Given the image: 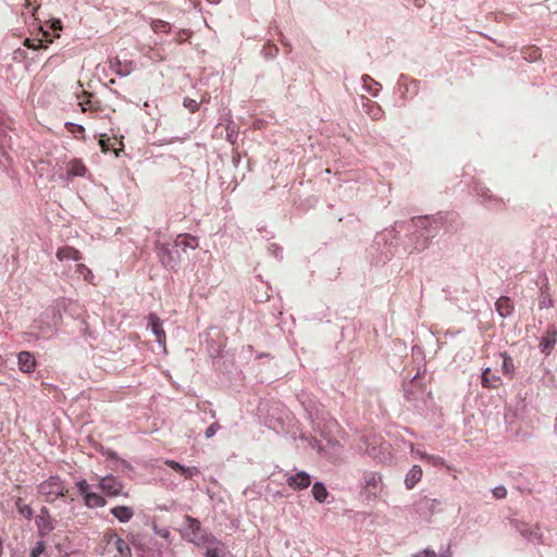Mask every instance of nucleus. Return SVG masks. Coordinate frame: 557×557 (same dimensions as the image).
I'll return each mask as SVG.
<instances>
[{
	"label": "nucleus",
	"mask_w": 557,
	"mask_h": 557,
	"mask_svg": "<svg viewBox=\"0 0 557 557\" xmlns=\"http://www.w3.org/2000/svg\"><path fill=\"white\" fill-rule=\"evenodd\" d=\"M114 543L115 549L121 557H132V549L127 542L117 534L112 533L108 536V543Z\"/></svg>",
	"instance_id": "1a4fd4ad"
},
{
	"label": "nucleus",
	"mask_w": 557,
	"mask_h": 557,
	"mask_svg": "<svg viewBox=\"0 0 557 557\" xmlns=\"http://www.w3.org/2000/svg\"><path fill=\"white\" fill-rule=\"evenodd\" d=\"M207 557H219L216 549H208Z\"/></svg>",
	"instance_id": "ea45409f"
},
{
	"label": "nucleus",
	"mask_w": 557,
	"mask_h": 557,
	"mask_svg": "<svg viewBox=\"0 0 557 557\" xmlns=\"http://www.w3.org/2000/svg\"><path fill=\"white\" fill-rule=\"evenodd\" d=\"M55 256L60 261H64V260L79 261L83 258L81 251L71 246H64V247L59 248L57 250Z\"/></svg>",
	"instance_id": "9d476101"
},
{
	"label": "nucleus",
	"mask_w": 557,
	"mask_h": 557,
	"mask_svg": "<svg viewBox=\"0 0 557 557\" xmlns=\"http://www.w3.org/2000/svg\"><path fill=\"white\" fill-rule=\"evenodd\" d=\"M76 272H78V273L84 277V280H85V281H87V282H89V283H90V282L92 281V278H94V274H92L91 270H90L89 268H87V267H86L85 264H83V263H78V264L76 265Z\"/></svg>",
	"instance_id": "393cba45"
},
{
	"label": "nucleus",
	"mask_w": 557,
	"mask_h": 557,
	"mask_svg": "<svg viewBox=\"0 0 557 557\" xmlns=\"http://www.w3.org/2000/svg\"><path fill=\"white\" fill-rule=\"evenodd\" d=\"M175 244L184 248L196 249L198 247V239L189 234H180L176 237Z\"/></svg>",
	"instance_id": "6ab92c4d"
},
{
	"label": "nucleus",
	"mask_w": 557,
	"mask_h": 557,
	"mask_svg": "<svg viewBox=\"0 0 557 557\" xmlns=\"http://www.w3.org/2000/svg\"><path fill=\"white\" fill-rule=\"evenodd\" d=\"M422 469L420 466H413L406 475L405 484L408 490H412L414 485L422 479Z\"/></svg>",
	"instance_id": "2eb2a0df"
},
{
	"label": "nucleus",
	"mask_w": 557,
	"mask_h": 557,
	"mask_svg": "<svg viewBox=\"0 0 557 557\" xmlns=\"http://www.w3.org/2000/svg\"><path fill=\"white\" fill-rule=\"evenodd\" d=\"M84 504L87 508H101L107 505V500L103 496L100 494H97L95 492H90L89 494L85 495Z\"/></svg>",
	"instance_id": "dca6fc26"
},
{
	"label": "nucleus",
	"mask_w": 557,
	"mask_h": 557,
	"mask_svg": "<svg viewBox=\"0 0 557 557\" xmlns=\"http://www.w3.org/2000/svg\"><path fill=\"white\" fill-rule=\"evenodd\" d=\"M98 487L102 493L109 497H116L120 495L128 496V493H123V483L113 475H107L99 480Z\"/></svg>",
	"instance_id": "f03ea898"
},
{
	"label": "nucleus",
	"mask_w": 557,
	"mask_h": 557,
	"mask_svg": "<svg viewBox=\"0 0 557 557\" xmlns=\"http://www.w3.org/2000/svg\"><path fill=\"white\" fill-rule=\"evenodd\" d=\"M530 50H531V52H532V53L530 54V55H531V58H533V59H537V58L540 57V53H539V50H537V49H533V48H531Z\"/></svg>",
	"instance_id": "79ce46f5"
},
{
	"label": "nucleus",
	"mask_w": 557,
	"mask_h": 557,
	"mask_svg": "<svg viewBox=\"0 0 557 557\" xmlns=\"http://www.w3.org/2000/svg\"><path fill=\"white\" fill-rule=\"evenodd\" d=\"M164 463H165L168 467H170L171 469L176 470V471H181V469H182V467H183V466H182V465H180L178 462H176V461H174V460H170V459L165 460V461H164Z\"/></svg>",
	"instance_id": "e433bc0d"
},
{
	"label": "nucleus",
	"mask_w": 557,
	"mask_h": 557,
	"mask_svg": "<svg viewBox=\"0 0 557 557\" xmlns=\"http://www.w3.org/2000/svg\"><path fill=\"white\" fill-rule=\"evenodd\" d=\"M154 530H157V528H154ZM158 534H160L161 536L163 537H168L169 536V531H164V532H160V531H156Z\"/></svg>",
	"instance_id": "37998d69"
},
{
	"label": "nucleus",
	"mask_w": 557,
	"mask_h": 557,
	"mask_svg": "<svg viewBox=\"0 0 557 557\" xmlns=\"http://www.w3.org/2000/svg\"><path fill=\"white\" fill-rule=\"evenodd\" d=\"M311 492H312L314 499L319 503L325 502V499L329 495L324 484L321 482L314 483Z\"/></svg>",
	"instance_id": "412c9836"
},
{
	"label": "nucleus",
	"mask_w": 557,
	"mask_h": 557,
	"mask_svg": "<svg viewBox=\"0 0 557 557\" xmlns=\"http://www.w3.org/2000/svg\"><path fill=\"white\" fill-rule=\"evenodd\" d=\"M495 307L498 314L503 318L511 315L515 309L513 302L507 296H502L500 298H498L495 304Z\"/></svg>",
	"instance_id": "9b49d317"
},
{
	"label": "nucleus",
	"mask_w": 557,
	"mask_h": 557,
	"mask_svg": "<svg viewBox=\"0 0 557 557\" xmlns=\"http://www.w3.org/2000/svg\"><path fill=\"white\" fill-rule=\"evenodd\" d=\"M421 460L432 463L433 466L444 465V459L442 457L430 454L421 455Z\"/></svg>",
	"instance_id": "a878e982"
},
{
	"label": "nucleus",
	"mask_w": 557,
	"mask_h": 557,
	"mask_svg": "<svg viewBox=\"0 0 557 557\" xmlns=\"http://www.w3.org/2000/svg\"><path fill=\"white\" fill-rule=\"evenodd\" d=\"M220 430V424L214 422L210 424L206 430V437L210 438L212 437L218 431Z\"/></svg>",
	"instance_id": "473e14b6"
},
{
	"label": "nucleus",
	"mask_w": 557,
	"mask_h": 557,
	"mask_svg": "<svg viewBox=\"0 0 557 557\" xmlns=\"http://www.w3.org/2000/svg\"><path fill=\"white\" fill-rule=\"evenodd\" d=\"M24 45L30 49H34V50H37V49H40V48H44V44H42V40H30V39H26ZM47 46H45L46 48Z\"/></svg>",
	"instance_id": "7c9ffc66"
},
{
	"label": "nucleus",
	"mask_w": 557,
	"mask_h": 557,
	"mask_svg": "<svg viewBox=\"0 0 557 557\" xmlns=\"http://www.w3.org/2000/svg\"><path fill=\"white\" fill-rule=\"evenodd\" d=\"M440 500L435 498L422 497L416 504V510L420 516L424 518H431L436 511L440 510Z\"/></svg>",
	"instance_id": "7ed1b4c3"
},
{
	"label": "nucleus",
	"mask_w": 557,
	"mask_h": 557,
	"mask_svg": "<svg viewBox=\"0 0 557 557\" xmlns=\"http://www.w3.org/2000/svg\"><path fill=\"white\" fill-rule=\"evenodd\" d=\"M76 487H77V491L78 493L83 496V498H85V495L89 494L91 491H90V485L87 483L86 480H79L76 482Z\"/></svg>",
	"instance_id": "bb28decb"
},
{
	"label": "nucleus",
	"mask_w": 557,
	"mask_h": 557,
	"mask_svg": "<svg viewBox=\"0 0 557 557\" xmlns=\"http://www.w3.org/2000/svg\"><path fill=\"white\" fill-rule=\"evenodd\" d=\"M410 450L412 454L417 455L420 459H421V455H426L425 451L417 449L412 443L410 444Z\"/></svg>",
	"instance_id": "4c0bfd02"
},
{
	"label": "nucleus",
	"mask_w": 557,
	"mask_h": 557,
	"mask_svg": "<svg viewBox=\"0 0 557 557\" xmlns=\"http://www.w3.org/2000/svg\"><path fill=\"white\" fill-rule=\"evenodd\" d=\"M519 532L527 539H532L533 535H537V531H530L527 528L519 529Z\"/></svg>",
	"instance_id": "c9c22d12"
},
{
	"label": "nucleus",
	"mask_w": 557,
	"mask_h": 557,
	"mask_svg": "<svg viewBox=\"0 0 557 557\" xmlns=\"http://www.w3.org/2000/svg\"><path fill=\"white\" fill-rule=\"evenodd\" d=\"M65 127L69 132H71L73 134L83 135L85 132V128L82 125H78L75 123H66Z\"/></svg>",
	"instance_id": "c756f323"
},
{
	"label": "nucleus",
	"mask_w": 557,
	"mask_h": 557,
	"mask_svg": "<svg viewBox=\"0 0 557 557\" xmlns=\"http://www.w3.org/2000/svg\"><path fill=\"white\" fill-rule=\"evenodd\" d=\"M83 99L79 101V106L83 112L86 111H98L100 109L99 101L94 100V96L87 91H83Z\"/></svg>",
	"instance_id": "f3484780"
},
{
	"label": "nucleus",
	"mask_w": 557,
	"mask_h": 557,
	"mask_svg": "<svg viewBox=\"0 0 557 557\" xmlns=\"http://www.w3.org/2000/svg\"><path fill=\"white\" fill-rule=\"evenodd\" d=\"M46 549V545L42 541L37 542L30 550V557H39Z\"/></svg>",
	"instance_id": "c85d7f7f"
},
{
	"label": "nucleus",
	"mask_w": 557,
	"mask_h": 557,
	"mask_svg": "<svg viewBox=\"0 0 557 557\" xmlns=\"http://www.w3.org/2000/svg\"><path fill=\"white\" fill-rule=\"evenodd\" d=\"M367 113L374 121H379L383 117L384 111L380 107L379 103L368 100L367 103Z\"/></svg>",
	"instance_id": "aec40b11"
},
{
	"label": "nucleus",
	"mask_w": 557,
	"mask_h": 557,
	"mask_svg": "<svg viewBox=\"0 0 557 557\" xmlns=\"http://www.w3.org/2000/svg\"><path fill=\"white\" fill-rule=\"evenodd\" d=\"M112 140L115 141L116 139L107 137L106 135H101V137L99 139V145H100L101 151L104 153H107L109 151H113L115 153V156H117L119 150L113 147Z\"/></svg>",
	"instance_id": "5701e85b"
},
{
	"label": "nucleus",
	"mask_w": 557,
	"mask_h": 557,
	"mask_svg": "<svg viewBox=\"0 0 557 557\" xmlns=\"http://www.w3.org/2000/svg\"><path fill=\"white\" fill-rule=\"evenodd\" d=\"M482 385L485 388H497L502 385V379L494 374L490 368L483 370Z\"/></svg>",
	"instance_id": "f8f14e48"
},
{
	"label": "nucleus",
	"mask_w": 557,
	"mask_h": 557,
	"mask_svg": "<svg viewBox=\"0 0 557 557\" xmlns=\"http://www.w3.org/2000/svg\"><path fill=\"white\" fill-rule=\"evenodd\" d=\"M61 27H62V26H61V21L57 20V21H54V22L52 23V28H53L54 30H57V29H61Z\"/></svg>",
	"instance_id": "a19ab883"
},
{
	"label": "nucleus",
	"mask_w": 557,
	"mask_h": 557,
	"mask_svg": "<svg viewBox=\"0 0 557 557\" xmlns=\"http://www.w3.org/2000/svg\"><path fill=\"white\" fill-rule=\"evenodd\" d=\"M36 524L41 535L48 534L53 529L49 520V512L47 508L41 509V512L36 520Z\"/></svg>",
	"instance_id": "ddd939ff"
},
{
	"label": "nucleus",
	"mask_w": 557,
	"mask_h": 557,
	"mask_svg": "<svg viewBox=\"0 0 557 557\" xmlns=\"http://www.w3.org/2000/svg\"><path fill=\"white\" fill-rule=\"evenodd\" d=\"M184 107L187 108L190 112H196L199 108V104L196 100L186 98L184 99Z\"/></svg>",
	"instance_id": "2f4dec72"
},
{
	"label": "nucleus",
	"mask_w": 557,
	"mask_h": 557,
	"mask_svg": "<svg viewBox=\"0 0 557 557\" xmlns=\"http://www.w3.org/2000/svg\"><path fill=\"white\" fill-rule=\"evenodd\" d=\"M86 171L87 169L81 160L74 159L67 164L69 176H84Z\"/></svg>",
	"instance_id": "a211bd4d"
},
{
	"label": "nucleus",
	"mask_w": 557,
	"mask_h": 557,
	"mask_svg": "<svg viewBox=\"0 0 557 557\" xmlns=\"http://www.w3.org/2000/svg\"><path fill=\"white\" fill-rule=\"evenodd\" d=\"M557 343V330L554 325H549L543 335L540 347L542 351L549 355Z\"/></svg>",
	"instance_id": "0eeeda50"
},
{
	"label": "nucleus",
	"mask_w": 557,
	"mask_h": 557,
	"mask_svg": "<svg viewBox=\"0 0 557 557\" xmlns=\"http://www.w3.org/2000/svg\"><path fill=\"white\" fill-rule=\"evenodd\" d=\"M541 308H546V307H552L553 306V300L550 298H544L542 301H541Z\"/></svg>",
	"instance_id": "58836bf2"
},
{
	"label": "nucleus",
	"mask_w": 557,
	"mask_h": 557,
	"mask_svg": "<svg viewBox=\"0 0 557 557\" xmlns=\"http://www.w3.org/2000/svg\"><path fill=\"white\" fill-rule=\"evenodd\" d=\"M180 472L185 476V479H191L194 475H198L200 473L198 468H196V467L188 468L185 466L182 467Z\"/></svg>",
	"instance_id": "cd10ccee"
},
{
	"label": "nucleus",
	"mask_w": 557,
	"mask_h": 557,
	"mask_svg": "<svg viewBox=\"0 0 557 557\" xmlns=\"http://www.w3.org/2000/svg\"><path fill=\"white\" fill-rule=\"evenodd\" d=\"M111 513L120 521V522H128L133 516L134 510L128 506H115L111 508Z\"/></svg>",
	"instance_id": "4468645a"
},
{
	"label": "nucleus",
	"mask_w": 557,
	"mask_h": 557,
	"mask_svg": "<svg viewBox=\"0 0 557 557\" xmlns=\"http://www.w3.org/2000/svg\"><path fill=\"white\" fill-rule=\"evenodd\" d=\"M185 530H184V536L193 542L197 543L202 539L200 535L201 533V524L200 521L196 518H193L190 516H185Z\"/></svg>",
	"instance_id": "20e7f679"
},
{
	"label": "nucleus",
	"mask_w": 557,
	"mask_h": 557,
	"mask_svg": "<svg viewBox=\"0 0 557 557\" xmlns=\"http://www.w3.org/2000/svg\"><path fill=\"white\" fill-rule=\"evenodd\" d=\"M15 506L20 515L25 517L26 519H32L34 511L32 507L23 502L21 497H17L15 500Z\"/></svg>",
	"instance_id": "4be33fe9"
},
{
	"label": "nucleus",
	"mask_w": 557,
	"mask_h": 557,
	"mask_svg": "<svg viewBox=\"0 0 557 557\" xmlns=\"http://www.w3.org/2000/svg\"><path fill=\"white\" fill-rule=\"evenodd\" d=\"M148 326L151 329L152 333L156 335L157 342L160 345H162L163 348L165 349L166 336H165V332L162 327L161 320L157 314L150 313L148 315Z\"/></svg>",
	"instance_id": "423d86ee"
},
{
	"label": "nucleus",
	"mask_w": 557,
	"mask_h": 557,
	"mask_svg": "<svg viewBox=\"0 0 557 557\" xmlns=\"http://www.w3.org/2000/svg\"><path fill=\"white\" fill-rule=\"evenodd\" d=\"M287 485L294 491H301L309 487L311 484V476L305 471H299L286 479Z\"/></svg>",
	"instance_id": "39448f33"
},
{
	"label": "nucleus",
	"mask_w": 557,
	"mask_h": 557,
	"mask_svg": "<svg viewBox=\"0 0 557 557\" xmlns=\"http://www.w3.org/2000/svg\"><path fill=\"white\" fill-rule=\"evenodd\" d=\"M38 493L45 502L53 503L60 497H66L69 488L64 480L58 475H52L38 485Z\"/></svg>",
	"instance_id": "f257e3e1"
},
{
	"label": "nucleus",
	"mask_w": 557,
	"mask_h": 557,
	"mask_svg": "<svg viewBox=\"0 0 557 557\" xmlns=\"http://www.w3.org/2000/svg\"><path fill=\"white\" fill-rule=\"evenodd\" d=\"M413 557H437V555L433 549H424L417 553Z\"/></svg>",
	"instance_id": "f704fd0d"
},
{
	"label": "nucleus",
	"mask_w": 557,
	"mask_h": 557,
	"mask_svg": "<svg viewBox=\"0 0 557 557\" xmlns=\"http://www.w3.org/2000/svg\"><path fill=\"white\" fill-rule=\"evenodd\" d=\"M493 495L497 499L505 498L507 495V490L504 486H497L493 490Z\"/></svg>",
	"instance_id": "72a5a7b5"
},
{
	"label": "nucleus",
	"mask_w": 557,
	"mask_h": 557,
	"mask_svg": "<svg viewBox=\"0 0 557 557\" xmlns=\"http://www.w3.org/2000/svg\"><path fill=\"white\" fill-rule=\"evenodd\" d=\"M500 357L503 358V364H502L503 372L507 375H511L515 370L511 357H509L506 352H502Z\"/></svg>",
	"instance_id": "b1692460"
},
{
	"label": "nucleus",
	"mask_w": 557,
	"mask_h": 557,
	"mask_svg": "<svg viewBox=\"0 0 557 557\" xmlns=\"http://www.w3.org/2000/svg\"><path fill=\"white\" fill-rule=\"evenodd\" d=\"M18 369L25 373H32L36 368V360L29 351H21L17 356Z\"/></svg>",
	"instance_id": "6e6552de"
}]
</instances>
